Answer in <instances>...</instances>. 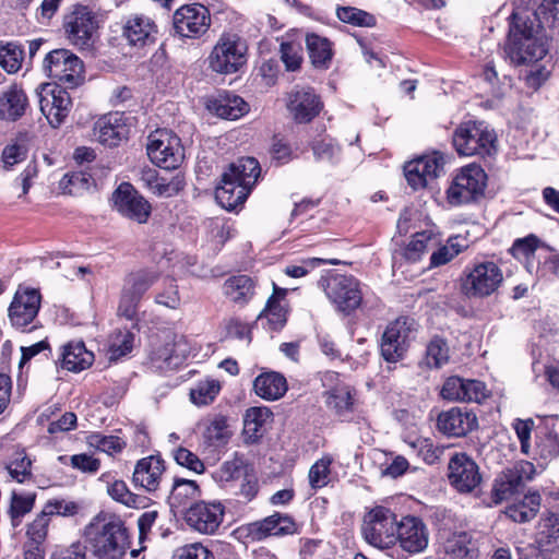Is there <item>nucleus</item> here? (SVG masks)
I'll use <instances>...</instances> for the list:
<instances>
[{
	"mask_svg": "<svg viewBox=\"0 0 559 559\" xmlns=\"http://www.w3.org/2000/svg\"><path fill=\"white\" fill-rule=\"evenodd\" d=\"M507 57L515 66L542 60L548 52V39L537 17L513 13L504 48Z\"/></svg>",
	"mask_w": 559,
	"mask_h": 559,
	"instance_id": "obj_1",
	"label": "nucleus"
},
{
	"mask_svg": "<svg viewBox=\"0 0 559 559\" xmlns=\"http://www.w3.org/2000/svg\"><path fill=\"white\" fill-rule=\"evenodd\" d=\"M86 548L97 559H120L128 548L127 528L119 520L94 518L84 528Z\"/></svg>",
	"mask_w": 559,
	"mask_h": 559,
	"instance_id": "obj_2",
	"label": "nucleus"
},
{
	"mask_svg": "<svg viewBox=\"0 0 559 559\" xmlns=\"http://www.w3.org/2000/svg\"><path fill=\"white\" fill-rule=\"evenodd\" d=\"M455 151L461 156L492 157L497 154V134L485 121L460 123L452 135Z\"/></svg>",
	"mask_w": 559,
	"mask_h": 559,
	"instance_id": "obj_3",
	"label": "nucleus"
},
{
	"mask_svg": "<svg viewBox=\"0 0 559 559\" xmlns=\"http://www.w3.org/2000/svg\"><path fill=\"white\" fill-rule=\"evenodd\" d=\"M247 44L236 33H223L213 47L207 60L216 73H236L247 62Z\"/></svg>",
	"mask_w": 559,
	"mask_h": 559,
	"instance_id": "obj_4",
	"label": "nucleus"
},
{
	"mask_svg": "<svg viewBox=\"0 0 559 559\" xmlns=\"http://www.w3.org/2000/svg\"><path fill=\"white\" fill-rule=\"evenodd\" d=\"M502 282V271L493 261H480L465 267L461 287L469 298H484L496 293Z\"/></svg>",
	"mask_w": 559,
	"mask_h": 559,
	"instance_id": "obj_5",
	"label": "nucleus"
},
{
	"mask_svg": "<svg viewBox=\"0 0 559 559\" xmlns=\"http://www.w3.org/2000/svg\"><path fill=\"white\" fill-rule=\"evenodd\" d=\"M47 75L64 88H74L84 81L82 60L68 49H55L48 52L43 63Z\"/></svg>",
	"mask_w": 559,
	"mask_h": 559,
	"instance_id": "obj_6",
	"label": "nucleus"
},
{
	"mask_svg": "<svg viewBox=\"0 0 559 559\" xmlns=\"http://www.w3.org/2000/svg\"><path fill=\"white\" fill-rule=\"evenodd\" d=\"M397 523L396 515L390 509L376 507L365 515L361 534L370 546L388 549L396 545Z\"/></svg>",
	"mask_w": 559,
	"mask_h": 559,
	"instance_id": "obj_7",
	"label": "nucleus"
},
{
	"mask_svg": "<svg viewBox=\"0 0 559 559\" xmlns=\"http://www.w3.org/2000/svg\"><path fill=\"white\" fill-rule=\"evenodd\" d=\"M146 151L151 160L165 169L178 168L185 158L181 140L167 129H157L150 134Z\"/></svg>",
	"mask_w": 559,
	"mask_h": 559,
	"instance_id": "obj_8",
	"label": "nucleus"
},
{
	"mask_svg": "<svg viewBox=\"0 0 559 559\" xmlns=\"http://www.w3.org/2000/svg\"><path fill=\"white\" fill-rule=\"evenodd\" d=\"M159 274L152 269H142L129 273L123 282L118 313L132 320L138 311L142 297L158 280Z\"/></svg>",
	"mask_w": 559,
	"mask_h": 559,
	"instance_id": "obj_9",
	"label": "nucleus"
},
{
	"mask_svg": "<svg viewBox=\"0 0 559 559\" xmlns=\"http://www.w3.org/2000/svg\"><path fill=\"white\" fill-rule=\"evenodd\" d=\"M417 323L408 317H400L391 322L381 342V355L389 362H396L405 355L409 342L415 337Z\"/></svg>",
	"mask_w": 559,
	"mask_h": 559,
	"instance_id": "obj_10",
	"label": "nucleus"
},
{
	"mask_svg": "<svg viewBox=\"0 0 559 559\" xmlns=\"http://www.w3.org/2000/svg\"><path fill=\"white\" fill-rule=\"evenodd\" d=\"M328 298L345 314L356 310L362 300L359 282L352 275L333 274L323 284Z\"/></svg>",
	"mask_w": 559,
	"mask_h": 559,
	"instance_id": "obj_11",
	"label": "nucleus"
},
{
	"mask_svg": "<svg viewBox=\"0 0 559 559\" xmlns=\"http://www.w3.org/2000/svg\"><path fill=\"white\" fill-rule=\"evenodd\" d=\"M486 181L487 175L480 166L463 167L448 189L449 202L459 205L475 200L483 194Z\"/></svg>",
	"mask_w": 559,
	"mask_h": 559,
	"instance_id": "obj_12",
	"label": "nucleus"
},
{
	"mask_svg": "<svg viewBox=\"0 0 559 559\" xmlns=\"http://www.w3.org/2000/svg\"><path fill=\"white\" fill-rule=\"evenodd\" d=\"M98 27L95 14L85 5H75L63 17L67 39L80 48H88Z\"/></svg>",
	"mask_w": 559,
	"mask_h": 559,
	"instance_id": "obj_13",
	"label": "nucleus"
},
{
	"mask_svg": "<svg viewBox=\"0 0 559 559\" xmlns=\"http://www.w3.org/2000/svg\"><path fill=\"white\" fill-rule=\"evenodd\" d=\"M173 24L179 36L199 38L211 26L210 11L201 3L181 5L174 12Z\"/></svg>",
	"mask_w": 559,
	"mask_h": 559,
	"instance_id": "obj_14",
	"label": "nucleus"
},
{
	"mask_svg": "<svg viewBox=\"0 0 559 559\" xmlns=\"http://www.w3.org/2000/svg\"><path fill=\"white\" fill-rule=\"evenodd\" d=\"M450 485L461 493H472L481 484L483 477L477 463L466 453H455L448 464Z\"/></svg>",
	"mask_w": 559,
	"mask_h": 559,
	"instance_id": "obj_15",
	"label": "nucleus"
},
{
	"mask_svg": "<svg viewBox=\"0 0 559 559\" xmlns=\"http://www.w3.org/2000/svg\"><path fill=\"white\" fill-rule=\"evenodd\" d=\"M41 302L40 293L34 288H19L9 307V320L13 328L32 331L27 326L34 322Z\"/></svg>",
	"mask_w": 559,
	"mask_h": 559,
	"instance_id": "obj_16",
	"label": "nucleus"
},
{
	"mask_svg": "<svg viewBox=\"0 0 559 559\" xmlns=\"http://www.w3.org/2000/svg\"><path fill=\"white\" fill-rule=\"evenodd\" d=\"M114 207L123 217L139 224L147 222L151 204L129 182H122L112 193Z\"/></svg>",
	"mask_w": 559,
	"mask_h": 559,
	"instance_id": "obj_17",
	"label": "nucleus"
},
{
	"mask_svg": "<svg viewBox=\"0 0 559 559\" xmlns=\"http://www.w3.org/2000/svg\"><path fill=\"white\" fill-rule=\"evenodd\" d=\"M66 90L49 83L40 85L38 93L40 111L53 128L59 127L70 111L72 102Z\"/></svg>",
	"mask_w": 559,
	"mask_h": 559,
	"instance_id": "obj_18",
	"label": "nucleus"
},
{
	"mask_svg": "<svg viewBox=\"0 0 559 559\" xmlns=\"http://www.w3.org/2000/svg\"><path fill=\"white\" fill-rule=\"evenodd\" d=\"M183 519L190 528L211 535L223 522L224 506L221 502H194L186 509Z\"/></svg>",
	"mask_w": 559,
	"mask_h": 559,
	"instance_id": "obj_19",
	"label": "nucleus"
},
{
	"mask_svg": "<svg viewBox=\"0 0 559 559\" xmlns=\"http://www.w3.org/2000/svg\"><path fill=\"white\" fill-rule=\"evenodd\" d=\"M188 354L189 347L186 337L174 332H167L163 344L152 350L150 359L154 368L167 370L177 368Z\"/></svg>",
	"mask_w": 559,
	"mask_h": 559,
	"instance_id": "obj_20",
	"label": "nucleus"
},
{
	"mask_svg": "<svg viewBox=\"0 0 559 559\" xmlns=\"http://www.w3.org/2000/svg\"><path fill=\"white\" fill-rule=\"evenodd\" d=\"M444 159L438 153L420 156L404 166V175L408 185L414 189L425 188L430 180L443 173Z\"/></svg>",
	"mask_w": 559,
	"mask_h": 559,
	"instance_id": "obj_21",
	"label": "nucleus"
},
{
	"mask_svg": "<svg viewBox=\"0 0 559 559\" xmlns=\"http://www.w3.org/2000/svg\"><path fill=\"white\" fill-rule=\"evenodd\" d=\"M396 544L409 555L423 552L428 546V530L416 516H405L397 523Z\"/></svg>",
	"mask_w": 559,
	"mask_h": 559,
	"instance_id": "obj_22",
	"label": "nucleus"
},
{
	"mask_svg": "<svg viewBox=\"0 0 559 559\" xmlns=\"http://www.w3.org/2000/svg\"><path fill=\"white\" fill-rule=\"evenodd\" d=\"M321 108L320 97L310 87H295L288 95L287 109L298 123L310 122Z\"/></svg>",
	"mask_w": 559,
	"mask_h": 559,
	"instance_id": "obj_23",
	"label": "nucleus"
},
{
	"mask_svg": "<svg viewBox=\"0 0 559 559\" xmlns=\"http://www.w3.org/2000/svg\"><path fill=\"white\" fill-rule=\"evenodd\" d=\"M476 415L466 407H452L439 414L437 427L449 437H463L477 428Z\"/></svg>",
	"mask_w": 559,
	"mask_h": 559,
	"instance_id": "obj_24",
	"label": "nucleus"
},
{
	"mask_svg": "<svg viewBox=\"0 0 559 559\" xmlns=\"http://www.w3.org/2000/svg\"><path fill=\"white\" fill-rule=\"evenodd\" d=\"M157 26L154 21L143 14L128 16L122 26V37L131 46L143 47L155 40Z\"/></svg>",
	"mask_w": 559,
	"mask_h": 559,
	"instance_id": "obj_25",
	"label": "nucleus"
},
{
	"mask_svg": "<svg viewBox=\"0 0 559 559\" xmlns=\"http://www.w3.org/2000/svg\"><path fill=\"white\" fill-rule=\"evenodd\" d=\"M164 472V461L157 455H150L138 461L132 481L134 486L152 492L158 489Z\"/></svg>",
	"mask_w": 559,
	"mask_h": 559,
	"instance_id": "obj_26",
	"label": "nucleus"
},
{
	"mask_svg": "<svg viewBox=\"0 0 559 559\" xmlns=\"http://www.w3.org/2000/svg\"><path fill=\"white\" fill-rule=\"evenodd\" d=\"M249 193L248 188L235 179V175L225 171L216 188L215 198L224 209L233 211L247 200Z\"/></svg>",
	"mask_w": 559,
	"mask_h": 559,
	"instance_id": "obj_27",
	"label": "nucleus"
},
{
	"mask_svg": "<svg viewBox=\"0 0 559 559\" xmlns=\"http://www.w3.org/2000/svg\"><path fill=\"white\" fill-rule=\"evenodd\" d=\"M296 531V524L294 520L282 513H274L262 521H258L251 524L250 533L257 538L262 539L267 536H280L293 534Z\"/></svg>",
	"mask_w": 559,
	"mask_h": 559,
	"instance_id": "obj_28",
	"label": "nucleus"
},
{
	"mask_svg": "<svg viewBox=\"0 0 559 559\" xmlns=\"http://www.w3.org/2000/svg\"><path fill=\"white\" fill-rule=\"evenodd\" d=\"M28 102L24 91L17 85H11L0 95V119L15 121L27 108Z\"/></svg>",
	"mask_w": 559,
	"mask_h": 559,
	"instance_id": "obj_29",
	"label": "nucleus"
},
{
	"mask_svg": "<svg viewBox=\"0 0 559 559\" xmlns=\"http://www.w3.org/2000/svg\"><path fill=\"white\" fill-rule=\"evenodd\" d=\"M523 473H526L525 467L508 469L495 479L491 492L496 504L510 499L523 488Z\"/></svg>",
	"mask_w": 559,
	"mask_h": 559,
	"instance_id": "obj_30",
	"label": "nucleus"
},
{
	"mask_svg": "<svg viewBox=\"0 0 559 559\" xmlns=\"http://www.w3.org/2000/svg\"><path fill=\"white\" fill-rule=\"evenodd\" d=\"M128 130L118 115H109L100 118L94 128L97 141L107 146H117L127 136Z\"/></svg>",
	"mask_w": 559,
	"mask_h": 559,
	"instance_id": "obj_31",
	"label": "nucleus"
},
{
	"mask_svg": "<svg viewBox=\"0 0 559 559\" xmlns=\"http://www.w3.org/2000/svg\"><path fill=\"white\" fill-rule=\"evenodd\" d=\"M201 495L199 485L194 480L175 478L168 503L174 513H185V508Z\"/></svg>",
	"mask_w": 559,
	"mask_h": 559,
	"instance_id": "obj_32",
	"label": "nucleus"
},
{
	"mask_svg": "<svg viewBox=\"0 0 559 559\" xmlns=\"http://www.w3.org/2000/svg\"><path fill=\"white\" fill-rule=\"evenodd\" d=\"M93 361L94 354L86 349L82 341L70 342L63 346L61 354L62 368L73 372H80L92 366Z\"/></svg>",
	"mask_w": 559,
	"mask_h": 559,
	"instance_id": "obj_33",
	"label": "nucleus"
},
{
	"mask_svg": "<svg viewBox=\"0 0 559 559\" xmlns=\"http://www.w3.org/2000/svg\"><path fill=\"white\" fill-rule=\"evenodd\" d=\"M224 294L234 304H248L255 293V282L248 275L239 274L228 277L224 283Z\"/></svg>",
	"mask_w": 559,
	"mask_h": 559,
	"instance_id": "obj_34",
	"label": "nucleus"
},
{
	"mask_svg": "<svg viewBox=\"0 0 559 559\" xmlns=\"http://www.w3.org/2000/svg\"><path fill=\"white\" fill-rule=\"evenodd\" d=\"M305 41L312 66L317 69H328L333 58L331 41L316 33L307 34Z\"/></svg>",
	"mask_w": 559,
	"mask_h": 559,
	"instance_id": "obj_35",
	"label": "nucleus"
},
{
	"mask_svg": "<svg viewBox=\"0 0 559 559\" xmlns=\"http://www.w3.org/2000/svg\"><path fill=\"white\" fill-rule=\"evenodd\" d=\"M257 395L267 401L282 397L287 391L286 379L278 372H265L258 376L253 382Z\"/></svg>",
	"mask_w": 559,
	"mask_h": 559,
	"instance_id": "obj_36",
	"label": "nucleus"
},
{
	"mask_svg": "<svg viewBox=\"0 0 559 559\" xmlns=\"http://www.w3.org/2000/svg\"><path fill=\"white\" fill-rule=\"evenodd\" d=\"M272 296L267 299L265 308L258 316V319L266 318L272 330H280L286 323V310L280 300L286 295L285 288H280L275 284Z\"/></svg>",
	"mask_w": 559,
	"mask_h": 559,
	"instance_id": "obj_37",
	"label": "nucleus"
},
{
	"mask_svg": "<svg viewBox=\"0 0 559 559\" xmlns=\"http://www.w3.org/2000/svg\"><path fill=\"white\" fill-rule=\"evenodd\" d=\"M226 173L235 175V179L251 191L260 176L261 168L255 158L241 157L230 164Z\"/></svg>",
	"mask_w": 559,
	"mask_h": 559,
	"instance_id": "obj_38",
	"label": "nucleus"
},
{
	"mask_svg": "<svg viewBox=\"0 0 559 559\" xmlns=\"http://www.w3.org/2000/svg\"><path fill=\"white\" fill-rule=\"evenodd\" d=\"M539 507L540 495L537 491L528 492L521 501L510 506L506 514L514 522L525 523L536 516Z\"/></svg>",
	"mask_w": 559,
	"mask_h": 559,
	"instance_id": "obj_39",
	"label": "nucleus"
},
{
	"mask_svg": "<svg viewBox=\"0 0 559 559\" xmlns=\"http://www.w3.org/2000/svg\"><path fill=\"white\" fill-rule=\"evenodd\" d=\"M281 60L287 71H297L300 69L304 60L301 39L294 34H286L282 37L280 45Z\"/></svg>",
	"mask_w": 559,
	"mask_h": 559,
	"instance_id": "obj_40",
	"label": "nucleus"
},
{
	"mask_svg": "<svg viewBox=\"0 0 559 559\" xmlns=\"http://www.w3.org/2000/svg\"><path fill=\"white\" fill-rule=\"evenodd\" d=\"M444 550L451 559L473 558L475 545L468 533L461 532L447 539Z\"/></svg>",
	"mask_w": 559,
	"mask_h": 559,
	"instance_id": "obj_41",
	"label": "nucleus"
},
{
	"mask_svg": "<svg viewBox=\"0 0 559 559\" xmlns=\"http://www.w3.org/2000/svg\"><path fill=\"white\" fill-rule=\"evenodd\" d=\"M326 405L340 418H347L353 409V397L349 388L340 385L329 391Z\"/></svg>",
	"mask_w": 559,
	"mask_h": 559,
	"instance_id": "obj_42",
	"label": "nucleus"
},
{
	"mask_svg": "<svg viewBox=\"0 0 559 559\" xmlns=\"http://www.w3.org/2000/svg\"><path fill=\"white\" fill-rule=\"evenodd\" d=\"M439 245L438 237L431 230L416 233L406 247L405 255L407 259L416 261L420 255Z\"/></svg>",
	"mask_w": 559,
	"mask_h": 559,
	"instance_id": "obj_43",
	"label": "nucleus"
},
{
	"mask_svg": "<svg viewBox=\"0 0 559 559\" xmlns=\"http://www.w3.org/2000/svg\"><path fill=\"white\" fill-rule=\"evenodd\" d=\"M449 358L450 348L447 341L440 336H433L427 344L424 364L429 368H441Z\"/></svg>",
	"mask_w": 559,
	"mask_h": 559,
	"instance_id": "obj_44",
	"label": "nucleus"
},
{
	"mask_svg": "<svg viewBox=\"0 0 559 559\" xmlns=\"http://www.w3.org/2000/svg\"><path fill=\"white\" fill-rule=\"evenodd\" d=\"M272 412L265 406L250 407L243 417V429L249 437H259L263 427L271 420Z\"/></svg>",
	"mask_w": 559,
	"mask_h": 559,
	"instance_id": "obj_45",
	"label": "nucleus"
},
{
	"mask_svg": "<svg viewBox=\"0 0 559 559\" xmlns=\"http://www.w3.org/2000/svg\"><path fill=\"white\" fill-rule=\"evenodd\" d=\"M10 478L23 484L32 478V461L25 451H16L5 463Z\"/></svg>",
	"mask_w": 559,
	"mask_h": 559,
	"instance_id": "obj_46",
	"label": "nucleus"
},
{
	"mask_svg": "<svg viewBox=\"0 0 559 559\" xmlns=\"http://www.w3.org/2000/svg\"><path fill=\"white\" fill-rule=\"evenodd\" d=\"M216 115L228 120H236L249 111V105L237 95H225L216 105Z\"/></svg>",
	"mask_w": 559,
	"mask_h": 559,
	"instance_id": "obj_47",
	"label": "nucleus"
},
{
	"mask_svg": "<svg viewBox=\"0 0 559 559\" xmlns=\"http://www.w3.org/2000/svg\"><path fill=\"white\" fill-rule=\"evenodd\" d=\"M231 432L228 429L227 419L223 415L215 416L204 432L205 442L214 448L224 447L229 438Z\"/></svg>",
	"mask_w": 559,
	"mask_h": 559,
	"instance_id": "obj_48",
	"label": "nucleus"
},
{
	"mask_svg": "<svg viewBox=\"0 0 559 559\" xmlns=\"http://www.w3.org/2000/svg\"><path fill=\"white\" fill-rule=\"evenodd\" d=\"M24 57L22 46L14 41L0 43V67L8 73H16Z\"/></svg>",
	"mask_w": 559,
	"mask_h": 559,
	"instance_id": "obj_49",
	"label": "nucleus"
},
{
	"mask_svg": "<svg viewBox=\"0 0 559 559\" xmlns=\"http://www.w3.org/2000/svg\"><path fill=\"white\" fill-rule=\"evenodd\" d=\"M459 240V237H451L445 245L435 250L430 255V267L444 265L459 255L464 248V245L460 243Z\"/></svg>",
	"mask_w": 559,
	"mask_h": 559,
	"instance_id": "obj_50",
	"label": "nucleus"
},
{
	"mask_svg": "<svg viewBox=\"0 0 559 559\" xmlns=\"http://www.w3.org/2000/svg\"><path fill=\"white\" fill-rule=\"evenodd\" d=\"M221 390L216 380H205L197 383L190 391L191 402L198 406L207 405L214 401Z\"/></svg>",
	"mask_w": 559,
	"mask_h": 559,
	"instance_id": "obj_51",
	"label": "nucleus"
},
{
	"mask_svg": "<svg viewBox=\"0 0 559 559\" xmlns=\"http://www.w3.org/2000/svg\"><path fill=\"white\" fill-rule=\"evenodd\" d=\"M336 15L340 21L354 26L371 27L376 24L372 14L354 7H340L336 10Z\"/></svg>",
	"mask_w": 559,
	"mask_h": 559,
	"instance_id": "obj_52",
	"label": "nucleus"
},
{
	"mask_svg": "<svg viewBox=\"0 0 559 559\" xmlns=\"http://www.w3.org/2000/svg\"><path fill=\"white\" fill-rule=\"evenodd\" d=\"M332 462V457L326 455L312 464L308 474L309 484L312 489H321L329 484Z\"/></svg>",
	"mask_w": 559,
	"mask_h": 559,
	"instance_id": "obj_53",
	"label": "nucleus"
},
{
	"mask_svg": "<svg viewBox=\"0 0 559 559\" xmlns=\"http://www.w3.org/2000/svg\"><path fill=\"white\" fill-rule=\"evenodd\" d=\"M134 335L128 331H118L109 340L108 354L110 360H116L131 352Z\"/></svg>",
	"mask_w": 559,
	"mask_h": 559,
	"instance_id": "obj_54",
	"label": "nucleus"
},
{
	"mask_svg": "<svg viewBox=\"0 0 559 559\" xmlns=\"http://www.w3.org/2000/svg\"><path fill=\"white\" fill-rule=\"evenodd\" d=\"M36 499L35 493H26L20 495L15 491L12 492L11 496V504H10V515L12 519L13 525H19L21 519L29 513L34 507Z\"/></svg>",
	"mask_w": 559,
	"mask_h": 559,
	"instance_id": "obj_55",
	"label": "nucleus"
},
{
	"mask_svg": "<svg viewBox=\"0 0 559 559\" xmlns=\"http://www.w3.org/2000/svg\"><path fill=\"white\" fill-rule=\"evenodd\" d=\"M155 302L170 309L179 307L180 295L175 280L168 278L164 282L163 287L155 294Z\"/></svg>",
	"mask_w": 559,
	"mask_h": 559,
	"instance_id": "obj_56",
	"label": "nucleus"
},
{
	"mask_svg": "<svg viewBox=\"0 0 559 559\" xmlns=\"http://www.w3.org/2000/svg\"><path fill=\"white\" fill-rule=\"evenodd\" d=\"M185 185V178L180 175H176L171 179L159 177L150 191L157 197L170 198L178 194Z\"/></svg>",
	"mask_w": 559,
	"mask_h": 559,
	"instance_id": "obj_57",
	"label": "nucleus"
},
{
	"mask_svg": "<svg viewBox=\"0 0 559 559\" xmlns=\"http://www.w3.org/2000/svg\"><path fill=\"white\" fill-rule=\"evenodd\" d=\"M322 264H331V265H337L338 260L331 259V260H324L320 258H308L301 260L299 265H287L284 269V273L290 277L298 278L307 275L311 270L322 265Z\"/></svg>",
	"mask_w": 559,
	"mask_h": 559,
	"instance_id": "obj_58",
	"label": "nucleus"
},
{
	"mask_svg": "<svg viewBox=\"0 0 559 559\" xmlns=\"http://www.w3.org/2000/svg\"><path fill=\"white\" fill-rule=\"evenodd\" d=\"M243 469V461L235 456L233 460L224 462L219 468L214 473V478L221 484H226L238 479Z\"/></svg>",
	"mask_w": 559,
	"mask_h": 559,
	"instance_id": "obj_59",
	"label": "nucleus"
},
{
	"mask_svg": "<svg viewBox=\"0 0 559 559\" xmlns=\"http://www.w3.org/2000/svg\"><path fill=\"white\" fill-rule=\"evenodd\" d=\"M535 423L532 418L515 419L512 424L516 437L521 443V452L525 455H531V435L534 429Z\"/></svg>",
	"mask_w": 559,
	"mask_h": 559,
	"instance_id": "obj_60",
	"label": "nucleus"
},
{
	"mask_svg": "<svg viewBox=\"0 0 559 559\" xmlns=\"http://www.w3.org/2000/svg\"><path fill=\"white\" fill-rule=\"evenodd\" d=\"M90 443L107 454L121 452L126 445V442L117 436H104L100 433L92 435Z\"/></svg>",
	"mask_w": 559,
	"mask_h": 559,
	"instance_id": "obj_61",
	"label": "nucleus"
},
{
	"mask_svg": "<svg viewBox=\"0 0 559 559\" xmlns=\"http://www.w3.org/2000/svg\"><path fill=\"white\" fill-rule=\"evenodd\" d=\"M465 379L460 377H450L443 383L441 396L449 401H466L465 397Z\"/></svg>",
	"mask_w": 559,
	"mask_h": 559,
	"instance_id": "obj_62",
	"label": "nucleus"
},
{
	"mask_svg": "<svg viewBox=\"0 0 559 559\" xmlns=\"http://www.w3.org/2000/svg\"><path fill=\"white\" fill-rule=\"evenodd\" d=\"M49 522L50 518L41 511L28 525L26 534L34 544L41 545L45 542Z\"/></svg>",
	"mask_w": 559,
	"mask_h": 559,
	"instance_id": "obj_63",
	"label": "nucleus"
},
{
	"mask_svg": "<svg viewBox=\"0 0 559 559\" xmlns=\"http://www.w3.org/2000/svg\"><path fill=\"white\" fill-rule=\"evenodd\" d=\"M175 559H214L211 551L200 543L185 545L175 552Z\"/></svg>",
	"mask_w": 559,
	"mask_h": 559,
	"instance_id": "obj_64",
	"label": "nucleus"
}]
</instances>
